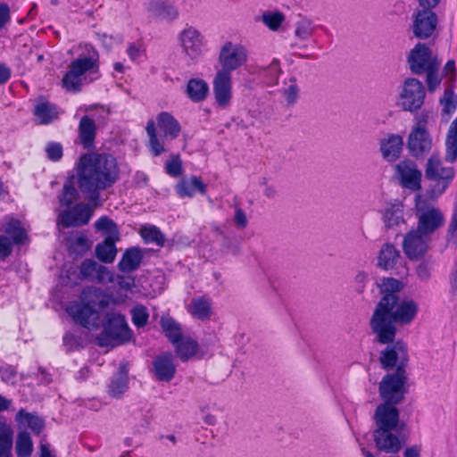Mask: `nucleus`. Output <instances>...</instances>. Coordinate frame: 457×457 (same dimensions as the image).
<instances>
[{
    "mask_svg": "<svg viewBox=\"0 0 457 457\" xmlns=\"http://www.w3.org/2000/svg\"><path fill=\"white\" fill-rule=\"evenodd\" d=\"M17 370L11 365H4L0 367V378L6 384L13 385L15 383Z\"/></svg>",
    "mask_w": 457,
    "mask_h": 457,
    "instance_id": "bf43d9fd",
    "label": "nucleus"
},
{
    "mask_svg": "<svg viewBox=\"0 0 457 457\" xmlns=\"http://www.w3.org/2000/svg\"><path fill=\"white\" fill-rule=\"evenodd\" d=\"M145 130L149 137V149L153 155H161L163 152H165L164 138L159 137L157 136L154 120H151L147 122Z\"/></svg>",
    "mask_w": 457,
    "mask_h": 457,
    "instance_id": "a19ab883",
    "label": "nucleus"
},
{
    "mask_svg": "<svg viewBox=\"0 0 457 457\" xmlns=\"http://www.w3.org/2000/svg\"><path fill=\"white\" fill-rule=\"evenodd\" d=\"M11 20L10 7L5 3H0V29H4Z\"/></svg>",
    "mask_w": 457,
    "mask_h": 457,
    "instance_id": "0e129e2a",
    "label": "nucleus"
},
{
    "mask_svg": "<svg viewBox=\"0 0 457 457\" xmlns=\"http://www.w3.org/2000/svg\"><path fill=\"white\" fill-rule=\"evenodd\" d=\"M383 219L386 227L393 228L404 221L403 206L401 202L395 201L387 204L383 212Z\"/></svg>",
    "mask_w": 457,
    "mask_h": 457,
    "instance_id": "7c9ffc66",
    "label": "nucleus"
},
{
    "mask_svg": "<svg viewBox=\"0 0 457 457\" xmlns=\"http://www.w3.org/2000/svg\"><path fill=\"white\" fill-rule=\"evenodd\" d=\"M116 240L115 238H106L96 245L95 252L99 261L104 263H112L114 261L117 254Z\"/></svg>",
    "mask_w": 457,
    "mask_h": 457,
    "instance_id": "72a5a7b5",
    "label": "nucleus"
},
{
    "mask_svg": "<svg viewBox=\"0 0 457 457\" xmlns=\"http://www.w3.org/2000/svg\"><path fill=\"white\" fill-rule=\"evenodd\" d=\"M157 126L163 132V137L170 140L177 138L181 127L177 119L168 112H162L156 117Z\"/></svg>",
    "mask_w": 457,
    "mask_h": 457,
    "instance_id": "5701e85b",
    "label": "nucleus"
},
{
    "mask_svg": "<svg viewBox=\"0 0 457 457\" xmlns=\"http://www.w3.org/2000/svg\"><path fill=\"white\" fill-rule=\"evenodd\" d=\"M145 50L140 45L129 44L127 54L132 62H139L144 56Z\"/></svg>",
    "mask_w": 457,
    "mask_h": 457,
    "instance_id": "052dcab7",
    "label": "nucleus"
},
{
    "mask_svg": "<svg viewBox=\"0 0 457 457\" xmlns=\"http://www.w3.org/2000/svg\"><path fill=\"white\" fill-rule=\"evenodd\" d=\"M15 451L18 457H29L33 451V442L27 431H21L16 438Z\"/></svg>",
    "mask_w": 457,
    "mask_h": 457,
    "instance_id": "a18cd8bd",
    "label": "nucleus"
},
{
    "mask_svg": "<svg viewBox=\"0 0 457 457\" xmlns=\"http://www.w3.org/2000/svg\"><path fill=\"white\" fill-rule=\"evenodd\" d=\"M378 286L384 295H396L403 288L402 282L394 278H382Z\"/></svg>",
    "mask_w": 457,
    "mask_h": 457,
    "instance_id": "09e8293b",
    "label": "nucleus"
},
{
    "mask_svg": "<svg viewBox=\"0 0 457 457\" xmlns=\"http://www.w3.org/2000/svg\"><path fill=\"white\" fill-rule=\"evenodd\" d=\"M418 310V304L413 300H401L397 295H383L370 320V327L378 342L382 345L392 342L396 335L395 324H410Z\"/></svg>",
    "mask_w": 457,
    "mask_h": 457,
    "instance_id": "f03ea898",
    "label": "nucleus"
},
{
    "mask_svg": "<svg viewBox=\"0 0 457 457\" xmlns=\"http://www.w3.org/2000/svg\"><path fill=\"white\" fill-rule=\"evenodd\" d=\"M437 26V16L430 10H420L414 17L412 22L413 35L420 39L430 37Z\"/></svg>",
    "mask_w": 457,
    "mask_h": 457,
    "instance_id": "dca6fc26",
    "label": "nucleus"
},
{
    "mask_svg": "<svg viewBox=\"0 0 457 457\" xmlns=\"http://www.w3.org/2000/svg\"><path fill=\"white\" fill-rule=\"evenodd\" d=\"M12 71L5 64L0 63V85L6 83L11 78Z\"/></svg>",
    "mask_w": 457,
    "mask_h": 457,
    "instance_id": "774afa93",
    "label": "nucleus"
},
{
    "mask_svg": "<svg viewBox=\"0 0 457 457\" xmlns=\"http://www.w3.org/2000/svg\"><path fill=\"white\" fill-rule=\"evenodd\" d=\"M396 173L399 176L401 185L412 191L420 188L421 171L418 169L417 164L411 160L401 161L395 166Z\"/></svg>",
    "mask_w": 457,
    "mask_h": 457,
    "instance_id": "f3484780",
    "label": "nucleus"
},
{
    "mask_svg": "<svg viewBox=\"0 0 457 457\" xmlns=\"http://www.w3.org/2000/svg\"><path fill=\"white\" fill-rule=\"evenodd\" d=\"M140 235L147 244H155L158 246H163L164 235L159 228L154 225H145L141 228Z\"/></svg>",
    "mask_w": 457,
    "mask_h": 457,
    "instance_id": "c03bdc74",
    "label": "nucleus"
},
{
    "mask_svg": "<svg viewBox=\"0 0 457 457\" xmlns=\"http://www.w3.org/2000/svg\"><path fill=\"white\" fill-rule=\"evenodd\" d=\"M34 115L40 124L46 125L58 119L57 108L46 101H40L35 104Z\"/></svg>",
    "mask_w": 457,
    "mask_h": 457,
    "instance_id": "cd10ccee",
    "label": "nucleus"
},
{
    "mask_svg": "<svg viewBox=\"0 0 457 457\" xmlns=\"http://www.w3.org/2000/svg\"><path fill=\"white\" fill-rule=\"evenodd\" d=\"M440 102L443 105V112L445 113L451 115L455 112L457 107V101L453 90L446 89Z\"/></svg>",
    "mask_w": 457,
    "mask_h": 457,
    "instance_id": "864d4df0",
    "label": "nucleus"
},
{
    "mask_svg": "<svg viewBox=\"0 0 457 457\" xmlns=\"http://www.w3.org/2000/svg\"><path fill=\"white\" fill-rule=\"evenodd\" d=\"M380 152L386 162H394L399 158L403 146V138L398 134H387L380 140Z\"/></svg>",
    "mask_w": 457,
    "mask_h": 457,
    "instance_id": "aec40b11",
    "label": "nucleus"
},
{
    "mask_svg": "<svg viewBox=\"0 0 457 457\" xmlns=\"http://www.w3.org/2000/svg\"><path fill=\"white\" fill-rule=\"evenodd\" d=\"M426 90L424 85L417 79L409 78L403 81L399 100L403 110L415 112L424 104Z\"/></svg>",
    "mask_w": 457,
    "mask_h": 457,
    "instance_id": "1a4fd4ad",
    "label": "nucleus"
},
{
    "mask_svg": "<svg viewBox=\"0 0 457 457\" xmlns=\"http://www.w3.org/2000/svg\"><path fill=\"white\" fill-rule=\"evenodd\" d=\"M80 276L83 279L98 282L109 283L113 278V273L105 266L97 263L93 259L84 260L79 266Z\"/></svg>",
    "mask_w": 457,
    "mask_h": 457,
    "instance_id": "a211bd4d",
    "label": "nucleus"
},
{
    "mask_svg": "<svg viewBox=\"0 0 457 457\" xmlns=\"http://www.w3.org/2000/svg\"><path fill=\"white\" fill-rule=\"evenodd\" d=\"M281 69L279 61L274 59L268 66L259 68V76L267 86H274L278 82Z\"/></svg>",
    "mask_w": 457,
    "mask_h": 457,
    "instance_id": "58836bf2",
    "label": "nucleus"
},
{
    "mask_svg": "<svg viewBox=\"0 0 457 457\" xmlns=\"http://www.w3.org/2000/svg\"><path fill=\"white\" fill-rule=\"evenodd\" d=\"M289 81L290 84L283 89V96L287 104L292 105L295 104L298 99L299 88L295 78H291Z\"/></svg>",
    "mask_w": 457,
    "mask_h": 457,
    "instance_id": "6e6d98bb",
    "label": "nucleus"
},
{
    "mask_svg": "<svg viewBox=\"0 0 457 457\" xmlns=\"http://www.w3.org/2000/svg\"><path fill=\"white\" fill-rule=\"evenodd\" d=\"M418 226L416 230L432 237V235L444 225L445 218L442 212L435 207H424L420 204L416 206Z\"/></svg>",
    "mask_w": 457,
    "mask_h": 457,
    "instance_id": "9d476101",
    "label": "nucleus"
},
{
    "mask_svg": "<svg viewBox=\"0 0 457 457\" xmlns=\"http://www.w3.org/2000/svg\"><path fill=\"white\" fill-rule=\"evenodd\" d=\"M313 22L306 18L299 20L295 25V36L300 40L310 39L315 32Z\"/></svg>",
    "mask_w": 457,
    "mask_h": 457,
    "instance_id": "de8ad7c7",
    "label": "nucleus"
},
{
    "mask_svg": "<svg viewBox=\"0 0 457 457\" xmlns=\"http://www.w3.org/2000/svg\"><path fill=\"white\" fill-rule=\"evenodd\" d=\"M79 199L78 189L74 187L71 180L67 181L63 185L62 193L59 195V203L61 207H65V210L71 208Z\"/></svg>",
    "mask_w": 457,
    "mask_h": 457,
    "instance_id": "37998d69",
    "label": "nucleus"
},
{
    "mask_svg": "<svg viewBox=\"0 0 457 457\" xmlns=\"http://www.w3.org/2000/svg\"><path fill=\"white\" fill-rule=\"evenodd\" d=\"M389 345L381 352L379 361L381 366L385 370H389L396 366L403 367L404 369L408 361V353L405 344L399 340L390 342Z\"/></svg>",
    "mask_w": 457,
    "mask_h": 457,
    "instance_id": "f8f14e48",
    "label": "nucleus"
},
{
    "mask_svg": "<svg viewBox=\"0 0 457 457\" xmlns=\"http://www.w3.org/2000/svg\"><path fill=\"white\" fill-rule=\"evenodd\" d=\"M440 62L430 66L429 69L426 70L424 73L427 74V83L428 89L433 91L434 88L439 84L440 79L438 78V70H439Z\"/></svg>",
    "mask_w": 457,
    "mask_h": 457,
    "instance_id": "13d9d810",
    "label": "nucleus"
},
{
    "mask_svg": "<svg viewBox=\"0 0 457 457\" xmlns=\"http://www.w3.org/2000/svg\"><path fill=\"white\" fill-rule=\"evenodd\" d=\"M186 93L191 101L199 103L207 97L209 93V86L202 79H190L187 81Z\"/></svg>",
    "mask_w": 457,
    "mask_h": 457,
    "instance_id": "c756f323",
    "label": "nucleus"
},
{
    "mask_svg": "<svg viewBox=\"0 0 457 457\" xmlns=\"http://www.w3.org/2000/svg\"><path fill=\"white\" fill-rule=\"evenodd\" d=\"M47 158L52 162H58L62 157V145L57 142H49L46 146Z\"/></svg>",
    "mask_w": 457,
    "mask_h": 457,
    "instance_id": "4d7b16f0",
    "label": "nucleus"
},
{
    "mask_svg": "<svg viewBox=\"0 0 457 457\" xmlns=\"http://www.w3.org/2000/svg\"><path fill=\"white\" fill-rule=\"evenodd\" d=\"M431 238L416 229L408 232L403 242V249L408 259L414 261L421 259L428 250Z\"/></svg>",
    "mask_w": 457,
    "mask_h": 457,
    "instance_id": "ddd939ff",
    "label": "nucleus"
},
{
    "mask_svg": "<svg viewBox=\"0 0 457 457\" xmlns=\"http://www.w3.org/2000/svg\"><path fill=\"white\" fill-rule=\"evenodd\" d=\"M130 337L131 330L124 316L117 313H108L104 323V330L97 339L100 346H108L127 342Z\"/></svg>",
    "mask_w": 457,
    "mask_h": 457,
    "instance_id": "0eeeda50",
    "label": "nucleus"
},
{
    "mask_svg": "<svg viewBox=\"0 0 457 457\" xmlns=\"http://www.w3.org/2000/svg\"><path fill=\"white\" fill-rule=\"evenodd\" d=\"M13 440V431L9 424H7L0 417V454L12 456V447Z\"/></svg>",
    "mask_w": 457,
    "mask_h": 457,
    "instance_id": "e433bc0d",
    "label": "nucleus"
},
{
    "mask_svg": "<svg viewBox=\"0 0 457 457\" xmlns=\"http://www.w3.org/2000/svg\"><path fill=\"white\" fill-rule=\"evenodd\" d=\"M432 145V137L428 129H411L407 139V148L411 156L415 158L425 156L430 152Z\"/></svg>",
    "mask_w": 457,
    "mask_h": 457,
    "instance_id": "4468645a",
    "label": "nucleus"
},
{
    "mask_svg": "<svg viewBox=\"0 0 457 457\" xmlns=\"http://www.w3.org/2000/svg\"><path fill=\"white\" fill-rule=\"evenodd\" d=\"M130 312L132 323L137 328H144L147 324L149 313L145 306L142 304L136 305Z\"/></svg>",
    "mask_w": 457,
    "mask_h": 457,
    "instance_id": "3c124183",
    "label": "nucleus"
},
{
    "mask_svg": "<svg viewBox=\"0 0 457 457\" xmlns=\"http://www.w3.org/2000/svg\"><path fill=\"white\" fill-rule=\"evenodd\" d=\"M161 324L165 336L172 344L178 343L181 339L182 333L179 324L172 318H162Z\"/></svg>",
    "mask_w": 457,
    "mask_h": 457,
    "instance_id": "49530a36",
    "label": "nucleus"
},
{
    "mask_svg": "<svg viewBox=\"0 0 457 457\" xmlns=\"http://www.w3.org/2000/svg\"><path fill=\"white\" fill-rule=\"evenodd\" d=\"M12 251L11 239L6 236H0V259L8 257Z\"/></svg>",
    "mask_w": 457,
    "mask_h": 457,
    "instance_id": "680f3d73",
    "label": "nucleus"
},
{
    "mask_svg": "<svg viewBox=\"0 0 457 457\" xmlns=\"http://www.w3.org/2000/svg\"><path fill=\"white\" fill-rule=\"evenodd\" d=\"M408 62L411 72L420 75L429 69L430 66H434L440 62L436 57L432 56V52L426 44L418 43L411 51Z\"/></svg>",
    "mask_w": 457,
    "mask_h": 457,
    "instance_id": "9b49d317",
    "label": "nucleus"
},
{
    "mask_svg": "<svg viewBox=\"0 0 457 457\" xmlns=\"http://www.w3.org/2000/svg\"><path fill=\"white\" fill-rule=\"evenodd\" d=\"M405 369L398 367L393 373L385 375L379 384L381 398L387 403H399L405 393Z\"/></svg>",
    "mask_w": 457,
    "mask_h": 457,
    "instance_id": "6e6552de",
    "label": "nucleus"
},
{
    "mask_svg": "<svg viewBox=\"0 0 457 457\" xmlns=\"http://www.w3.org/2000/svg\"><path fill=\"white\" fill-rule=\"evenodd\" d=\"M188 312L194 318L201 320H208L212 312L211 303L204 297L194 298L191 301Z\"/></svg>",
    "mask_w": 457,
    "mask_h": 457,
    "instance_id": "c9c22d12",
    "label": "nucleus"
},
{
    "mask_svg": "<svg viewBox=\"0 0 457 457\" xmlns=\"http://www.w3.org/2000/svg\"><path fill=\"white\" fill-rule=\"evenodd\" d=\"M142 259L143 253L138 247L128 248L122 254L117 268L123 273L133 272L139 268Z\"/></svg>",
    "mask_w": 457,
    "mask_h": 457,
    "instance_id": "393cba45",
    "label": "nucleus"
},
{
    "mask_svg": "<svg viewBox=\"0 0 457 457\" xmlns=\"http://www.w3.org/2000/svg\"><path fill=\"white\" fill-rule=\"evenodd\" d=\"M394 429H377L374 433V440L378 450L395 453L402 448V441L393 434Z\"/></svg>",
    "mask_w": 457,
    "mask_h": 457,
    "instance_id": "4be33fe9",
    "label": "nucleus"
},
{
    "mask_svg": "<svg viewBox=\"0 0 457 457\" xmlns=\"http://www.w3.org/2000/svg\"><path fill=\"white\" fill-rule=\"evenodd\" d=\"M120 170L116 159L108 154L87 153L76 164L77 184L87 204H76L63 210L58 222L64 228L87 224L92 216V208L102 205L100 193L111 188L118 180Z\"/></svg>",
    "mask_w": 457,
    "mask_h": 457,
    "instance_id": "f257e3e1",
    "label": "nucleus"
},
{
    "mask_svg": "<svg viewBox=\"0 0 457 457\" xmlns=\"http://www.w3.org/2000/svg\"><path fill=\"white\" fill-rule=\"evenodd\" d=\"M109 305V298L104 292L96 287H89L82 290L79 300L71 302L65 308V312L71 317L75 323L81 327L96 328L99 320L100 309Z\"/></svg>",
    "mask_w": 457,
    "mask_h": 457,
    "instance_id": "39448f33",
    "label": "nucleus"
},
{
    "mask_svg": "<svg viewBox=\"0 0 457 457\" xmlns=\"http://www.w3.org/2000/svg\"><path fill=\"white\" fill-rule=\"evenodd\" d=\"M79 138L84 149H91L96 134V125L92 118L88 115L83 116L79 123Z\"/></svg>",
    "mask_w": 457,
    "mask_h": 457,
    "instance_id": "b1692460",
    "label": "nucleus"
},
{
    "mask_svg": "<svg viewBox=\"0 0 457 457\" xmlns=\"http://www.w3.org/2000/svg\"><path fill=\"white\" fill-rule=\"evenodd\" d=\"M176 190L181 197H192L196 192L205 194L206 185L199 178L192 176L189 179H182L178 183Z\"/></svg>",
    "mask_w": 457,
    "mask_h": 457,
    "instance_id": "a878e982",
    "label": "nucleus"
},
{
    "mask_svg": "<svg viewBox=\"0 0 457 457\" xmlns=\"http://www.w3.org/2000/svg\"><path fill=\"white\" fill-rule=\"evenodd\" d=\"M184 53L192 60L199 58L204 51V37L194 27H187L179 34Z\"/></svg>",
    "mask_w": 457,
    "mask_h": 457,
    "instance_id": "2eb2a0df",
    "label": "nucleus"
},
{
    "mask_svg": "<svg viewBox=\"0 0 457 457\" xmlns=\"http://www.w3.org/2000/svg\"><path fill=\"white\" fill-rule=\"evenodd\" d=\"M284 15L279 12H264L262 22L271 30H277L284 21Z\"/></svg>",
    "mask_w": 457,
    "mask_h": 457,
    "instance_id": "603ef678",
    "label": "nucleus"
},
{
    "mask_svg": "<svg viewBox=\"0 0 457 457\" xmlns=\"http://www.w3.org/2000/svg\"><path fill=\"white\" fill-rule=\"evenodd\" d=\"M399 258L400 253L395 246L392 244H386L379 251L378 265L386 270L394 268Z\"/></svg>",
    "mask_w": 457,
    "mask_h": 457,
    "instance_id": "2f4dec72",
    "label": "nucleus"
},
{
    "mask_svg": "<svg viewBox=\"0 0 457 457\" xmlns=\"http://www.w3.org/2000/svg\"><path fill=\"white\" fill-rule=\"evenodd\" d=\"M235 223L241 228H244L247 225V218L245 212L240 208H236L235 216H234Z\"/></svg>",
    "mask_w": 457,
    "mask_h": 457,
    "instance_id": "69168bd1",
    "label": "nucleus"
},
{
    "mask_svg": "<svg viewBox=\"0 0 457 457\" xmlns=\"http://www.w3.org/2000/svg\"><path fill=\"white\" fill-rule=\"evenodd\" d=\"M247 61V50L245 46L232 42H227L220 49L219 70L212 81L214 99L217 106L227 109L232 100L231 72L244 65Z\"/></svg>",
    "mask_w": 457,
    "mask_h": 457,
    "instance_id": "7ed1b4c3",
    "label": "nucleus"
},
{
    "mask_svg": "<svg viewBox=\"0 0 457 457\" xmlns=\"http://www.w3.org/2000/svg\"><path fill=\"white\" fill-rule=\"evenodd\" d=\"M13 440V431L9 424H7L0 417V454L12 456V447Z\"/></svg>",
    "mask_w": 457,
    "mask_h": 457,
    "instance_id": "4c0bfd02",
    "label": "nucleus"
},
{
    "mask_svg": "<svg viewBox=\"0 0 457 457\" xmlns=\"http://www.w3.org/2000/svg\"><path fill=\"white\" fill-rule=\"evenodd\" d=\"M445 160L450 163L457 160V118L452 121L446 134Z\"/></svg>",
    "mask_w": 457,
    "mask_h": 457,
    "instance_id": "473e14b6",
    "label": "nucleus"
},
{
    "mask_svg": "<svg viewBox=\"0 0 457 457\" xmlns=\"http://www.w3.org/2000/svg\"><path fill=\"white\" fill-rule=\"evenodd\" d=\"M147 10L155 17L164 20H175L178 15L177 8L165 0H152L148 4Z\"/></svg>",
    "mask_w": 457,
    "mask_h": 457,
    "instance_id": "bb28decb",
    "label": "nucleus"
},
{
    "mask_svg": "<svg viewBox=\"0 0 457 457\" xmlns=\"http://www.w3.org/2000/svg\"><path fill=\"white\" fill-rule=\"evenodd\" d=\"M116 283L121 289L129 290L134 285V279L130 277H124L122 275H114L111 281Z\"/></svg>",
    "mask_w": 457,
    "mask_h": 457,
    "instance_id": "e2e57ef3",
    "label": "nucleus"
},
{
    "mask_svg": "<svg viewBox=\"0 0 457 457\" xmlns=\"http://www.w3.org/2000/svg\"><path fill=\"white\" fill-rule=\"evenodd\" d=\"M176 345V354L183 361H186L192 358L197 352L198 345L195 340L191 338L181 339L175 343Z\"/></svg>",
    "mask_w": 457,
    "mask_h": 457,
    "instance_id": "79ce46f5",
    "label": "nucleus"
},
{
    "mask_svg": "<svg viewBox=\"0 0 457 457\" xmlns=\"http://www.w3.org/2000/svg\"><path fill=\"white\" fill-rule=\"evenodd\" d=\"M4 231L10 237L12 244L21 245L26 237V232L21 227V221L15 219H10L6 222Z\"/></svg>",
    "mask_w": 457,
    "mask_h": 457,
    "instance_id": "ea45409f",
    "label": "nucleus"
},
{
    "mask_svg": "<svg viewBox=\"0 0 457 457\" xmlns=\"http://www.w3.org/2000/svg\"><path fill=\"white\" fill-rule=\"evenodd\" d=\"M154 374L160 381L170 382L176 373L173 357L170 353L156 356L153 361Z\"/></svg>",
    "mask_w": 457,
    "mask_h": 457,
    "instance_id": "412c9836",
    "label": "nucleus"
},
{
    "mask_svg": "<svg viewBox=\"0 0 457 457\" xmlns=\"http://www.w3.org/2000/svg\"><path fill=\"white\" fill-rule=\"evenodd\" d=\"M82 48L83 52L71 62L62 79V87L73 93L80 92L84 85L100 77L98 52L90 44H85Z\"/></svg>",
    "mask_w": 457,
    "mask_h": 457,
    "instance_id": "20e7f679",
    "label": "nucleus"
},
{
    "mask_svg": "<svg viewBox=\"0 0 457 457\" xmlns=\"http://www.w3.org/2000/svg\"><path fill=\"white\" fill-rule=\"evenodd\" d=\"M165 171L173 178L179 177L183 172L182 162L179 155H172L165 163Z\"/></svg>",
    "mask_w": 457,
    "mask_h": 457,
    "instance_id": "5fc2aeb1",
    "label": "nucleus"
},
{
    "mask_svg": "<svg viewBox=\"0 0 457 457\" xmlns=\"http://www.w3.org/2000/svg\"><path fill=\"white\" fill-rule=\"evenodd\" d=\"M455 175L453 167H445L438 154H433L428 160L425 170L426 178L432 181L427 191L430 199H436L451 185Z\"/></svg>",
    "mask_w": 457,
    "mask_h": 457,
    "instance_id": "423d86ee",
    "label": "nucleus"
},
{
    "mask_svg": "<svg viewBox=\"0 0 457 457\" xmlns=\"http://www.w3.org/2000/svg\"><path fill=\"white\" fill-rule=\"evenodd\" d=\"M15 420L20 425L29 428L35 435H39L45 427V421L41 417L28 412L24 409H21L17 412Z\"/></svg>",
    "mask_w": 457,
    "mask_h": 457,
    "instance_id": "c85d7f7f",
    "label": "nucleus"
},
{
    "mask_svg": "<svg viewBox=\"0 0 457 457\" xmlns=\"http://www.w3.org/2000/svg\"><path fill=\"white\" fill-rule=\"evenodd\" d=\"M128 375L123 369L111 378L108 394L114 398H120L128 390Z\"/></svg>",
    "mask_w": 457,
    "mask_h": 457,
    "instance_id": "f704fd0d",
    "label": "nucleus"
},
{
    "mask_svg": "<svg viewBox=\"0 0 457 457\" xmlns=\"http://www.w3.org/2000/svg\"><path fill=\"white\" fill-rule=\"evenodd\" d=\"M395 403H384L379 404L375 412L377 429H395L399 420V411Z\"/></svg>",
    "mask_w": 457,
    "mask_h": 457,
    "instance_id": "6ab92c4d",
    "label": "nucleus"
},
{
    "mask_svg": "<svg viewBox=\"0 0 457 457\" xmlns=\"http://www.w3.org/2000/svg\"><path fill=\"white\" fill-rule=\"evenodd\" d=\"M417 275L422 280H427L430 277V270L428 266L422 262L417 267Z\"/></svg>",
    "mask_w": 457,
    "mask_h": 457,
    "instance_id": "338daca9",
    "label": "nucleus"
},
{
    "mask_svg": "<svg viewBox=\"0 0 457 457\" xmlns=\"http://www.w3.org/2000/svg\"><path fill=\"white\" fill-rule=\"evenodd\" d=\"M95 226L97 230L106 232L109 235L108 238L119 239V231L117 226L113 220L108 217L104 216L99 218L96 221Z\"/></svg>",
    "mask_w": 457,
    "mask_h": 457,
    "instance_id": "8fccbe9b",
    "label": "nucleus"
}]
</instances>
